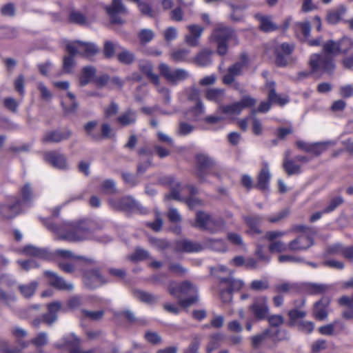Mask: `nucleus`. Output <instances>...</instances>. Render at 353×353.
<instances>
[{
  "mask_svg": "<svg viewBox=\"0 0 353 353\" xmlns=\"http://www.w3.org/2000/svg\"><path fill=\"white\" fill-rule=\"evenodd\" d=\"M101 192L107 194H112L117 192L115 182L112 179L104 181L101 185Z\"/></svg>",
  "mask_w": 353,
  "mask_h": 353,
  "instance_id": "6e6d98bb",
  "label": "nucleus"
},
{
  "mask_svg": "<svg viewBox=\"0 0 353 353\" xmlns=\"http://www.w3.org/2000/svg\"><path fill=\"white\" fill-rule=\"evenodd\" d=\"M256 103V99L250 96H243L241 101L227 105H221L219 108L221 112L229 115H239L243 109L251 108Z\"/></svg>",
  "mask_w": 353,
  "mask_h": 353,
  "instance_id": "1a4fd4ad",
  "label": "nucleus"
},
{
  "mask_svg": "<svg viewBox=\"0 0 353 353\" xmlns=\"http://www.w3.org/2000/svg\"><path fill=\"white\" fill-rule=\"evenodd\" d=\"M68 21L72 23L84 26L88 23L87 17L82 12L77 10H71L68 15Z\"/></svg>",
  "mask_w": 353,
  "mask_h": 353,
  "instance_id": "e433bc0d",
  "label": "nucleus"
},
{
  "mask_svg": "<svg viewBox=\"0 0 353 353\" xmlns=\"http://www.w3.org/2000/svg\"><path fill=\"white\" fill-rule=\"evenodd\" d=\"M96 74V70L91 66H86L83 68L82 74L80 77V85L81 86L86 85L94 77Z\"/></svg>",
  "mask_w": 353,
  "mask_h": 353,
  "instance_id": "a19ab883",
  "label": "nucleus"
},
{
  "mask_svg": "<svg viewBox=\"0 0 353 353\" xmlns=\"http://www.w3.org/2000/svg\"><path fill=\"white\" fill-rule=\"evenodd\" d=\"M212 216L203 211H199L196 214L195 222L192 225L201 230H205L208 226Z\"/></svg>",
  "mask_w": 353,
  "mask_h": 353,
  "instance_id": "473e14b6",
  "label": "nucleus"
},
{
  "mask_svg": "<svg viewBox=\"0 0 353 353\" xmlns=\"http://www.w3.org/2000/svg\"><path fill=\"white\" fill-rule=\"evenodd\" d=\"M194 130V126L185 122L181 121L177 129V134L179 136H186L190 134Z\"/></svg>",
  "mask_w": 353,
  "mask_h": 353,
  "instance_id": "e2e57ef3",
  "label": "nucleus"
},
{
  "mask_svg": "<svg viewBox=\"0 0 353 353\" xmlns=\"http://www.w3.org/2000/svg\"><path fill=\"white\" fill-rule=\"evenodd\" d=\"M248 56L245 54H241L239 61L228 68L227 74L223 77V82L225 85L232 84L234 81L235 77L242 74L243 69L248 68Z\"/></svg>",
  "mask_w": 353,
  "mask_h": 353,
  "instance_id": "6e6552de",
  "label": "nucleus"
},
{
  "mask_svg": "<svg viewBox=\"0 0 353 353\" xmlns=\"http://www.w3.org/2000/svg\"><path fill=\"white\" fill-rule=\"evenodd\" d=\"M66 50L72 56L80 54L86 57H91L99 52L97 46L94 43L80 41L68 43L66 45Z\"/></svg>",
  "mask_w": 353,
  "mask_h": 353,
  "instance_id": "0eeeda50",
  "label": "nucleus"
},
{
  "mask_svg": "<svg viewBox=\"0 0 353 353\" xmlns=\"http://www.w3.org/2000/svg\"><path fill=\"white\" fill-rule=\"evenodd\" d=\"M276 83L273 81H267L265 83V88L268 89V99L271 103H277L283 106L289 102L288 98L282 97L280 94L276 92L275 90Z\"/></svg>",
  "mask_w": 353,
  "mask_h": 353,
  "instance_id": "aec40b11",
  "label": "nucleus"
},
{
  "mask_svg": "<svg viewBox=\"0 0 353 353\" xmlns=\"http://www.w3.org/2000/svg\"><path fill=\"white\" fill-rule=\"evenodd\" d=\"M309 64L313 73L332 74L335 69L334 59L329 54H312Z\"/></svg>",
  "mask_w": 353,
  "mask_h": 353,
  "instance_id": "20e7f679",
  "label": "nucleus"
},
{
  "mask_svg": "<svg viewBox=\"0 0 353 353\" xmlns=\"http://www.w3.org/2000/svg\"><path fill=\"white\" fill-rule=\"evenodd\" d=\"M169 293L178 299V303L183 307H188L198 301V290L196 287L188 281L179 284L175 281L170 282Z\"/></svg>",
  "mask_w": 353,
  "mask_h": 353,
  "instance_id": "f03ea898",
  "label": "nucleus"
},
{
  "mask_svg": "<svg viewBox=\"0 0 353 353\" xmlns=\"http://www.w3.org/2000/svg\"><path fill=\"white\" fill-rule=\"evenodd\" d=\"M37 287L38 283L37 281H32L28 284L19 285L18 288L23 296L30 298L34 294Z\"/></svg>",
  "mask_w": 353,
  "mask_h": 353,
  "instance_id": "79ce46f5",
  "label": "nucleus"
},
{
  "mask_svg": "<svg viewBox=\"0 0 353 353\" xmlns=\"http://www.w3.org/2000/svg\"><path fill=\"white\" fill-rule=\"evenodd\" d=\"M343 198L341 196H337L332 198L327 205L323 210L324 214L332 212L343 203Z\"/></svg>",
  "mask_w": 353,
  "mask_h": 353,
  "instance_id": "8fccbe9b",
  "label": "nucleus"
},
{
  "mask_svg": "<svg viewBox=\"0 0 353 353\" xmlns=\"http://www.w3.org/2000/svg\"><path fill=\"white\" fill-rule=\"evenodd\" d=\"M269 288L267 280H254L250 284V288L255 291H263Z\"/></svg>",
  "mask_w": 353,
  "mask_h": 353,
  "instance_id": "0e129e2a",
  "label": "nucleus"
},
{
  "mask_svg": "<svg viewBox=\"0 0 353 353\" xmlns=\"http://www.w3.org/2000/svg\"><path fill=\"white\" fill-rule=\"evenodd\" d=\"M329 142H318L311 143L309 152L316 156L321 155L327 148Z\"/></svg>",
  "mask_w": 353,
  "mask_h": 353,
  "instance_id": "5fc2aeb1",
  "label": "nucleus"
},
{
  "mask_svg": "<svg viewBox=\"0 0 353 353\" xmlns=\"http://www.w3.org/2000/svg\"><path fill=\"white\" fill-rule=\"evenodd\" d=\"M234 31L223 24H219L212 34V39L214 41H228L230 39L236 40Z\"/></svg>",
  "mask_w": 353,
  "mask_h": 353,
  "instance_id": "2eb2a0df",
  "label": "nucleus"
},
{
  "mask_svg": "<svg viewBox=\"0 0 353 353\" xmlns=\"http://www.w3.org/2000/svg\"><path fill=\"white\" fill-rule=\"evenodd\" d=\"M67 97L69 100L70 105H68L65 101H63L61 102L63 109L64 112L67 114L74 113L77 111L78 108V103L76 101V97L73 93L68 92Z\"/></svg>",
  "mask_w": 353,
  "mask_h": 353,
  "instance_id": "58836bf2",
  "label": "nucleus"
},
{
  "mask_svg": "<svg viewBox=\"0 0 353 353\" xmlns=\"http://www.w3.org/2000/svg\"><path fill=\"white\" fill-rule=\"evenodd\" d=\"M159 70L168 83L172 85H177L180 82L185 81L190 77V72L183 68L173 69L168 64L161 63L159 65Z\"/></svg>",
  "mask_w": 353,
  "mask_h": 353,
  "instance_id": "39448f33",
  "label": "nucleus"
},
{
  "mask_svg": "<svg viewBox=\"0 0 353 353\" xmlns=\"http://www.w3.org/2000/svg\"><path fill=\"white\" fill-rule=\"evenodd\" d=\"M213 52L209 49L201 50L195 57V63L201 67H205L211 63V55Z\"/></svg>",
  "mask_w": 353,
  "mask_h": 353,
  "instance_id": "f704fd0d",
  "label": "nucleus"
},
{
  "mask_svg": "<svg viewBox=\"0 0 353 353\" xmlns=\"http://www.w3.org/2000/svg\"><path fill=\"white\" fill-rule=\"evenodd\" d=\"M23 253L27 256H32L46 260H49L52 257V254L47 249L39 248L33 245L24 247Z\"/></svg>",
  "mask_w": 353,
  "mask_h": 353,
  "instance_id": "393cba45",
  "label": "nucleus"
},
{
  "mask_svg": "<svg viewBox=\"0 0 353 353\" xmlns=\"http://www.w3.org/2000/svg\"><path fill=\"white\" fill-rule=\"evenodd\" d=\"M117 207L125 210H131L138 208V203L132 197L126 196L119 201V204Z\"/></svg>",
  "mask_w": 353,
  "mask_h": 353,
  "instance_id": "49530a36",
  "label": "nucleus"
},
{
  "mask_svg": "<svg viewBox=\"0 0 353 353\" xmlns=\"http://www.w3.org/2000/svg\"><path fill=\"white\" fill-rule=\"evenodd\" d=\"M45 275L48 277L49 283L55 288L62 290H72L73 285L72 283H66L65 281L51 271H46Z\"/></svg>",
  "mask_w": 353,
  "mask_h": 353,
  "instance_id": "412c9836",
  "label": "nucleus"
},
{
  "mask_svg": "<svg viewBox=\"0 0 353 353\" xmlns=\"http://www.w3.org/2000/svg\"><path fill=\"white\" fill-rule=\"evenodd\" d=\"M339 52L345 54L353 49V39L343 37L339 40Z\"/></svg>",
  "mask_w": 353,
  "mask_h": 353,
  "instance_id": "de8ad7c7",
  "label": "nucleus"
},
{
  "mask_svg": "<svg viewBox=\"0 0 353 353\" xmlns=\"http://www.w3.org/2000/svg\"><path fill=\"white\" fill-rule=\"evenodd\" d=\"M134 297L145 303H154L157 301V296L141 290H135L134 292Z\"/></svg>",
  "mask_w": 353,
  "mask_h": 353,
  "instance_id": "a18cd8bd",
  "label": "nucleus"
},
{
  "mask_svg": "<svg viewBox=\"0 0 353 353\" xmlns=\"http://www.w3.org/2000/svg\"><path fill=\"white\" fill-rule=\"evenodd\" d=\"M225 227V221L221 217H211L206 231L210 233H216L221 231Z\"/></svg>",
  "mask_w": 353,
  "mask_h": 353,
  "instance_id": "4c0bfd02",
  "label": "nucleus"
},
{
  "mask_svg": "<svg viewBox=\"0 0 353 353\" xmlns=\"http://www.w3.org/2000/svg\"><path fill=\"white\" fill-rule=\"evenodd\" d=\"M299 290L298 284L290 282L280 283L273 287L274 292L279 294L294 293L298 292Z\"/></svg>",
  "mask_w": 353,
  "mask_h": 353,
  "instance_id": "2f4dec72",
  "label": "nucleus"
},
{
  "mask_svg": "<svg viewBox=\"0 0 353 353\" xmlns=\"http://www.w3.org/2000/svg\"><path fill=\"white\" fill-rule=\"evenodd\" d=\"M327 289V286L323 284L311 283L307 286V292L311 294H323Z\"/></svg>",
  "mask_w": 353,
  "mask_h": 353,
  "instance_id": "052dcab7",
  "label": "nucleus"
},
{
  "mask_svg": "<svg viewBox=\"0 0 353 353\" xmlns=\"http://www.w3.org/2000/svg\"><path fill=\"white\" fill-rule=\"evenodd\" d=\"M225 91L219 88H210L205 92V97L208 100L216 102L217 103H221L224 99Z\"/></svg>",
  "mask_w": 353,
  "mask_h": 353,
  "instance_id": "c9c22d12",
  "label": "nucleus"
},
{
  "mask_svg": "<svg viewBox=\"0 0 353 353\" xmlns=\"http://www.w3.org/2000/svg\"><path fill=\"white\" fill-rule=\"evenodd\" d=\"M60 302H53L48 305V312L43 316V321L48 325H52L57 319V312L61 310Z\"/></svg>",
  "mask_w": 353,
  "mask_h": 353,
  "instance_id": "cd10ccee",
  "label": "nucleus"
},
{
  "mask_svg": "<svg viewBox=\"0 0 353 353\" xmlns=\"http://www.w3.org/2000/svg\"><path fill=\"white\" fill-rule=\"evenodd\" d=\"M71 136V132L68 130L65 129L63 130H54V131H50L48 132L45 134L42 139V141L44 143H59L63 140H66L69 139V137Z\"/></svg>",
  "mask_w": 353,
  "mask_h": 353,
  "instance_id": "4be33fe9",
  "label": "nucleus"
},
{
  "mask_svg": "<svg viewBox=\"0 0 353 353\" xmlns=\"http://www.w3.org/2000/svg\"><path fill=\"white\" fill-rule=\"evenodd\" d=\"M190 112L192 114L191 120L197 121L199 118L205 112V107L202 102L195 103V106L192 108Z\"/></svg>",
  "mask_w": 353,
  "mask_h": 353,
  "instance_id": "13d9d810",
  "label": "nucleus"
},
{
  "mask_svg": "<svg viewBox=\"0 0 353 353\" xmlns=\"http://www.w3.org/2000/svg\"><path fill=\"white\" fill-rule=\"evenodd\" d=\"M119 110V105L115 102L112 101L108 106L104 108V117L105 118H110L114 116L118 113Z\"/></svg>",
  "mask_w": 353,
  "mask_h": 353,
  "instance_id": "774afa93",
  "label": "nucleus"
},
{
  "mask_svg": "<svg viewBox=\"0 0 353 353\" xmlns=\"http://www.w3.org/2000/svg\"><path fill=\"white\" fill-rule=\"evenodd\" d=\"M190 53V50L188 49H178L173 50L170 57L172 61L174 62H188L189 59L188 58V54Z\"/></svg>",
  "mask_w": 353,
  "mask_h": 353,
  "instance_id": "c03bdc74",
  "label": "nucleus"
},
{
  "mask_svg": "<svg viewBox=\"0 0 353 353\" xmlns=\"http://www.w3.org/2000/svg\"><path fill=\"white\" fill-rule=\"evenodd\" d=\"M283 168L288 175H292L300 172V166L294 163L291 159H284Z\"/></svg>",
  "mask_w": 353,
  "mask_h": 353,
  "instance_id": "864d4df0",
  "label": "nucleus"
},
{
  "mask_svg": "<svg viewBox=\"0 0 353 353\" xmlns=\"http://www.w3.org/2000/svg\"><path fill=\"white\" fill-rule=\"evenodd\" d=\"M92 223L81 220L63 221L59 225L51 223L47 227L60 239L72 242L88 240L92 236Z\"/></svg>",
  "mask_w": 353,
  "mask_h": 353,
  "instance_id": "f257e3e1",
  "label": "nucleus"
},
{
  "mask_svg": "<svg viewBox=\"0 0 353 353\" xmlns=\"http://www.w3.org/2000/svg\"><path fill=\"white\" fill-rule=\"evenodd\" d=\"M268 249L270 252H283L288 250V245L280 240L271 242L268 246Z\"/></svg>",
  "mask_w": 353,
  "mask_h": 353,
  "instance_id": "4d7b16f0",
  "label": "nucleus"
},
{
  "mask_svg": "<svg viewBox=\"0 0 353 353\" xmlns=\"http://www.w3.org/2000/svg\"><path fill=\"white\" fill-rule=\"evenodd\" d=\"M21 200L17 197L12 196L10 199V204L3 208L2 213L4 217L12 219L19 214L21 212V203H30L32 201L34 194L32 188L29 183L25 184L19 190Z\"/></svg>",
  "mask_w": 353,
  "mask_h": 353,
  "instance_id": "7ed1b4c3",
  "label": "nucleus"
},
{
  "mask_svg": "<svg viewBox=\"0 0 353 353\" xmlns=\"http://www.w3.org/2000/svg\"><path fill=\"white\" fill-rule=\"evenodd\" d=\"M137 114L130 108L122 112L116 119V122L122 127L134 125L137 122Z\"/></svg>",
  "mask_w": 353,
  "mask_h": 353,
  "instance_id": "5701e85b",
  "label": "nucleus"
},
{
  "mask_svg": "<svg viewBox=\"0 0 353 353\" xmlns=\"http://www.w3.org/2000/svg\"><path fill=\"white\" fill-rule=\"evenodd\" d=\"M245 223L249 227L247 233L249 234H260L262 230L260 226L263 221V218L259 215L247 216L243 218Z\"/></svg>",
  "mask_w": 353,
  "mask_h": 353,
  "instance_id": "b1692460",
  "label": "nucleus"
},
{
  "mask_svg": "<svg viewBox=\"0 0 353 353\" xmlns=\"http://www.w3.org/2000/svg\"><path fill=\"white\" fill-rule=\"evenodd\" d=\"M221 286L228 288L232 292L240 290L244 285L242 280L236 279L232 276L220 279Z\"/></svg>",
  "mask_w": 353,
  "mask_h": 353,
  "instance_id": "72a5a7b5",
  "label": "nucleus"
},
{
  "mask_svg": "<svg viewBox=\"0 0 353 353\" xmlns=\"http://www.w3.org/2000/svg\"><path fill=\"white\" fill-rule=\"evenodd\" d=\"M174 249L177 252L194 253L202 251L203 247L199 242L183 239L175 242Z\"/></svg>",
  "mask_w": 353,
  "mask_h": 353,
  "instance_id": "ddd939ff",
  "label": "nucleus"
},
{
  "mask_svg": "<svg viewBox=\"0 0 353 353\" xmlns=\"http://www.w3.org/2000/svg\"><path fill=\"white\" fill-rule=\"evenodd\" d=\"M220 289V298L223 303H229L232 300V292L225 287L221 286L219 284Z\"/></svg>",
  "mask_w": 353,
  "mask_h": 353,
  "instance_id": "69168bd1",
  "label": "nucleus"
},
{
  "mask_svg": "<svg viewBox=\"0 0 353 353\" xmlns=\"http://www.w3.org/2000/svg\"><path fill=\"white\" fill-rule=\"evenodd\" d=\"M208 245L217 252H224L226 250V245L222 239H209L208 240Z\"/></svg>",
  "mask_w": 353,
  "mask_h": 353,
  "instance_id": "bf43d9fd",
  "label": "nucleus"
},
{
  "mask_svg": "<svg viewBox=\"0 0 353 353\" xmlns=\"http://www.w3.org/2000/svg\"><path fill=\"white\" fill-rule=\"evenodd\" d=\"M294 50L292 43H282L274 48L275 63L279 67L287 66L290 62V54Z\"/></svg>",
  "mask_w": 353,
  "mask_h": 353,
  "instance_id": "9d476101",
  "label": "nucleus"
},
{
  "mask_svg": "<svg viewBox=\"0 0 353 353\" xmlns=\"http://www.w3.org/2000/svg\"><path fill=\"white\" fill-rule=\"evenodd\" d=\"M330 301L328 297H323L315 303L313 313L316 319L322 321L327 318V308L330 305Z\"/></svg>",
  "mask_w": 353,
  "mask_h": 353,
  "instance_id": "a878e982",
  "label": "nucleus"
},
{
  "mask_svg": "<svg viewBox=\"0 0 353 353\" xmlns=\"http://www.w3.org/2000/svg\"><path fill=\"white\" fill-rule=\"evenodd\" d=\"M188 33L185 37V42L191 47L199 44V39L203 32V28L198 25H190L188 27Z\"/></svg>",
  "mask_w": 353,
  "mask_h": 353,
  "instance_id": "6ab92c4d",
  "label": "nucleus"
},
{
  "mask_svg": "<svg viewBox=\"0 0 353 353\" xmlns=\"http://www.w3.org/2000/svg\"><path fill=\"white\" fill-rule=\"evenodd\" d=\"M105 10L110 17L111 22L116 24L123 23V21L117 16L118 14H128V10L121 0H112L111 5L105 6Z\"/></svg>",
  "mask_w": 353,
  "mask_h": 353,
  "instance_id": "f8f14e48",
  "label": "nucleus"
},
{
  "mask_svg": "<svg viewBox=\"0 0 353 353\" xmlns=\"http://www.w3.org/2000/svg\"><path fill=\"white\" fill-rule=\"evenodd\" d=\"M196 174L201 181H204V176L206 171L213 166L214 161L208 155L199 154L196 155Z\"/></svg>",
  "mask_w": 353,
  "mask_h": 353,
  "instance_id": "f3484780",
  "label": "nucleus"
},
{
  "mask_svg": "<svg viewBox=\"0 0 353 353\" xmlns=\"http://www.w3.org/2000/svg\"><path fill=\"white\" fill-rule=\"evenodd\" d=\"M345 8L340 6L334 9L330 10L327 14V21L330 24H336L342 20L345 13Z\"/></svg>",
  "mask_w": 353,
  "mask_h": 353,
  "instance_id": "7c9ffc66",
  "label": "nucleus"
},
{
  "mask_svg": "<svg viewBox=\"0 0 353 353\" xmlns=\"http://www.w3.org/2000/svg\"><path fill=\"white\" fill-rule=\"evenodd\" d=\"M295 30L297 34H301L303 39H307L311 30L310 23L308 21L296 23Z\"/></svg>",
  "mask_w": 353,
  "mask_h": 353,
  "instance_id": "3c124183",
  "label": "nucleus"
},
{
  "mask_svg": "<svg viewBox=\"0 0 353 353\" xmlns=\"http://www.w3.org/2000/svg\"><path fill=\"white\" fill-rule=\"evenodd\" d=\"M37 89L39 90L42 99L48 101L52 98V94L50 90L42 82L37 83Z\"/></svg>",
  "mask_w": 353,
  "mask_h": 353,
  "instance_id": "338daca9",
  "label": "nucleus"
},
{
  "mask_svg": "<svg viewBox=\"0 0 353 353\" xmlns=\"http://www.w3.org/2000/svg\"><path fill=\"white\" fill-rule=\"evenodd\" d=\"M187 99L194 103L201 102L199 97V90L195 87L187 88L184 90Z\"/></svg>",
  "mask_w": 353,
  "mask_h": 353,
  "instance_id": "603ef678",
  "label": "nucleus"
},
{
  "mask_svg": "<svg viewBox=\"0 0 353 353\" xmlns=\"http://www.w3.org/2000/svg\"><path fill=\"white\" fill-rule=\"evenodd\" d=\"M44 161L52 167L65 170L68 169V161L65 155L57 150L45 152L43 154Z\"/></svg>",
  "mask_w": 353,
  "mask_h": 353,
  "instance_id": "9b49d317",
  "label": "nucleus"
},
{
  "mask_svg": "<svg viewBox=\"0 0 353 353\" xmlns=\"http://www.w3.org/2000/svg\"><path fill=\"white\" fill-rule=\"evenodd\" d=\"M154 37V32L150 29H143L139 33V39L141 43L151 41Z\"/></svg>",
  "mask_w": 353,
  "mask_h": 353,
  "instance_id": "680f3d73",
  "label": "nucleus"
},
{
  "mask_svg": "<svg viewBox=\"0 0 353 353\" xmlns=\"http://www.w3.org/2000/svg\"><path fill=\"white\" fill-rule=\"evenodd\" d=\"M97 125L98 122L97 121H90L86 123L83 126V129L87 135L94 141L101 140V134L94 132Z\"/></svg>",
  "mask_w": 353,
  "mask_h": 353,
  "instance_id": "37998d69",
  "label": "nucleus"
},
{
  "mask_svg": "<svg viewBox=\"0 0 353 353\" xmlns=\"http://www.w3.org/2000/svg\"><path fill=\"white\" fill-rule=\"evenodd\" d=\"M63 343L70 348V353H101L97 348L82 352L79 348L80 339L73 333L63 338Z\"/></svg>",
  "mask_w": 353,
  "mask_h": 353,
  "instance_id": "dca6fc26",
  "label": "nucleus"
},
{
  "mask_svg": "<svg viewBox=\"0 0 353 353\" xmlns=\"http://www.w3.org/2000/svg\"><path fill=\"white\" fill-rule=\"evenodd\" d=\"M139 70L143 73L148 79L156 86L159 85V77L153 72V66L148 61H143L139 63Z\"/></svg>",
  "mask_w": 353,
  "mask_h": 353,
  "instance_id": "c756f323",
  "label": "nucleus"
},
{
  "mask_svg": "<svg viewBox=\"0 0 353 353\" xmlns=\"http://www.w3.org/2000/svg\"><path fill=\"white\" fill-rule=\"evenodd\" d=\"M271 175L270 173L268 163H264L259 175L256 187L261 190H266L269 186Z\"/></svg>",
  "mask_w": 353,
  "mask_h": 353,
  "instance_id": "bb28decb",
  "label": "nucleus"
},
{
  "mask_svg": "<svg viewBox=\"0 0 353 353\" xmlns=\"http://www.w3.org/2000/svg\"><path fill=\"white\" fill-rule=\"evenodd\" d=\"M118 61L125 65H130L135 61V55L132 52L122 48L121 51L117 55Z\"/></svg>",
  "mask_w": 353,
  "mask_h": 353,
  "instance_id": "ea45409f",
  "label": "nucleus"
},
{
  "mask_svg": "<svg viewBox=\"0 0 353 353\" xmlns=\"http://www.w3.org/2000/svg\"><path fill=\"white\" fill-rule=\"evenodd\" d=\"M323 51L325 52V54H337L339 52V41H334L333 40H329L325 43L323 46Z\"/></svg>",
  "mask_w": 353,
  "mask_h": 353,
  "instance_id": "09e8293b",
  "label": "nucleus"
},
{
  "mask_svg": "<svg viewBox=\"0 0 353 353\" xmlns=\"http://www.w3.org/2000/svg\"><path fill=\"white\" fill-rule=\"evenodd\" d=\"M314 244L313 239L307 235L301 234L292 240L288 244V248L291 252L306 250Z\"/></svg>",
  "mask_w": 353,
  "mask_h": 353,
  "instance_id": "4468645a",
  "label": "nucleus"
},
{
  "mask_svg": "<svg viewBox=\"0 0 353 353\" xmlns=\"http://www.w3.org/2000/svg\"><path fill=\"white\" fill-rule=\"evenodd\" d=\"M106 281L97 270L87 271L83 275V283L90 289H94Z\"/></svg>",
  "mask_w": 353,
  "mask_h": 353,
  "instance_id": "a211bd4d",
  "label": "nucleus"
},
{
  "mask_svg": "<svg viewBox=\"0 0 353 353\" xmlns=\"http://www.w3.org/2000/svg\"><path fill=\"white\" fill-rule=\"evenodd\" d=\"M256 18L259 21L260 29L263 32H272L279 28L278 26L272 21L270 16L257 14Z\"/></svg>",
  "mask_w": 353,
  "mask_h": 353,
  "instance_id": "c85d7f7f",
  "label": "nucleus"
},
{
  "mask_svg": "<svg viewBox=\"0 0 353 353\" xmlns=\"http://www.w3.org/2000/svg\"><path fill=\"white\" fill-rule=\"evenodd\" d=\"M248 312L256 321L266 319L270 312L268 297L260 296L254 298L248 307Z\"/></svg>",
  "mask_w": 353,
  "mask_h": 353,
  "instance_id": "423d86ee",
  "label": "nucleus"
}]
</instances>
